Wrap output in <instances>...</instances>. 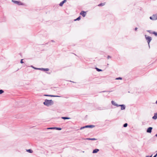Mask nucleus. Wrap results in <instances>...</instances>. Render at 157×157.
<instances>
[{"label": "nucleus", "mask_w": 157, "mask_h": 157, "mask_svg": "<svg viewBox=\"0 0 157 157\" xmlns=\"http://www.w3.org/2000/svg\"><path fill=\"white\" fill-rule=\"evenodd\" d=\"M26 151L30 153H32L33 152V151L31 149L26 150Z\"/></svg>", "instance_id": "obj_17"}, {"label": "nucleus", "mask_w": 157, "mask_h": 157, "mask_svg": "<svg viewBox=\"0 0 157 157\" xmlns=\"http://www.w3.org/2000/svg\"><path fill=\"white\" fill-rule=\"evenodd\" d=\"M96 70H97V71H98V72H99V71H102V70H101V69H99V68H97V67H96Z\"/></svg>", "instance_id": "obj_20"}, {"label": "nucleus", "mask_w": 157, "mask_h": 157, "mask_svg": "<svg viewBox=\"0 0 157 157\" xmlns=\"http://www.w3.org/2000/svg\"><path fill=\"white\" fill-rule=\"evenodd\" d=\"M47 129H55V127L48 128H47Z\"/></svg>", "instance_id": "obj_26"}, {"label": "nucleus", "mask_w": 157, "mask_h": 157, "mask_svg": "<svg viewBox=\"0 0 157 157\" xmlns=\"http://www.w3.org/2000/svg\"><path fill=\"white\" fill-rule=\"evenodd\" d=\"M12 1L14 3L16 4L19 5H23L24 4L20 1L12 0Z\"/></svg>", "instance_id": "obj_5"}, {"label": "nucleus", "mask_w": 157, "mask_h": 157, "mask_svg": "<svg viewBox=\"0 0 157 157\" xmlns=\"http://www.w3.org/2000/svg\"><path fill=\"white\" fill-rule=\"evenodd\" d=\"M155 103L157 104V100L155 102Z\"/></svg>", "instance_id": "obj_36"}, {"label": "nucleus", "mask_w": 157, "mask_h": 157, "mask_svg": "<svg viewBox=\"0 0 157 157\" xmlns=\"http://www.w3.org/2000/svg\"><path fill=\"white\" fill-rule=\"evenodd\" d=\"M66 1L67 0H64L59 3V5L61 6H62L63 4L66 2Z\"/></svg>", "instance_id": "obj_11"}, {"label": "nucleus", "mask_w": 157, "mask_h": 157, "mask_svg": "<svg viewBox=\"0 0 157 157\" xmlns=\"http://www.w3.org/2000/svg\"><path fill=\"white\" fill-rule=\"evenodd\" d=\"M36 70H39L41 71H48L49 70V69L48 68H36Z\"/></svg>", "instance_id": "obj_6"}, {"label": "nucleus", "mask_w": 157, "mask_h": 157, "mask_svg": "<svg viewBox=\"0 0 157 157\" xmlns=\"http://www.w3.org/2000/svg\"><path fill=\"white\" fill-rule=\"evenodd\" d=\"M155 136H156V137L157 136V134H156L155 135Z\"/></svg>", "instance_id": "obj_37"}, {"label": "nucleus", "mask_w": 157, "mask_h": 157, "mask_svg": "<svg viewBox=\"0 0 157 157\" xmlns=\"http://www.w3.org/2000/svg\"><path fill=\"white\" fill-rule=\"evenodd\" d=\"M31 67H33V68H34L35 69H36H36L37 68H36V67H33V66H31Z\"/></svg>", "instance_id": "obj_29"}, {"label": "nucleus", "mask_w": 157, "mask_h": 157, "mask_svg": "<svg viewBox=\"0 0 157 157\" xmlns=\"http://www.w3.org/2000/svg\"><path fill=\"white\" fill-rule=\"evenodd\" d=\"M94 127V125H86L85 126L82 127H81L80 128V130H82L83 129H84L85 128H93Z\"/></svg>", "instance_id": "obj_3"}, {"label": "nucleus", "mask_w": 157, "mask_h": 157, "mask_svg": "<svg viewBox=\"0 0 157 157\" xmlns=\"http://www.w3.org/2000/svg\"><path fill=\"white\" fill-rule=\"evenodd\" d=\"M51 41H52V42H54V41L53 40H51Z\"/></svg>", "instance_id": "obj_35"}, {"label": "nucleus", "mask_w": 157, "mask_h": 157, "mask_svg": "<svg viewBox=\"0 0 157 157\" xmlns=\"http://www.w3.org/2000/svg\"><path fill=\"white\" fill-rule=\"evenodd\" d=\"M152 33L154 34L155 36H157V33L155 32H153Z\"/></svg>", "instance_id": "obj_21"}, {"label": "nucleus", "mask_w": 157, "mask_h": 157, "mask_svg": "<svg viewBox=\"0 0 157 157\" xmlns=\"http://www.w3.org/2000/svg\"><path fill=\"white\" fill-rule=\"evenodd\" d=\"M145 37L146 40H147V42L148 44L149 47L150 48L149 43L152 40L150 36H147L146 35H145Z\"/></svg>", "instance_id": "obj_2"}, {"label": "nucleus", "mask_w": 157, "mask_h": 157, "mask_svg": "<svg viewBox=\"0 0 157 157\" xmlns=\"http://www.w3.org/2000/svg\"><path fill=\"white\" fill-rule=\"evenodd\" d=\"M147 31L150 33H152V32H151V31L150 30H147Z\"/></svg>", "instance_id": "obj_28"}, {"label": "nucleus", "mask_w": 157, "mask_h": 157, "mask_svg": "<svg viewBox=\"0 0 157 157\" xmlns=\"http://www.w3.org/2000/svg\"><path fill=\"white\" fill-rule=\"evenodd\" d=\"M80 19H81V17H80V16L79 17H78L76 19H75L74 21H79Z\"/></svg>", "instance_id": "obj_19"}, {"label": "nucleus", "mask_w": 157, "mask_h": 157, "mask_svg": "<svg viewBox=\"0 0 157 157\" xmlns=\"http://www.w3.org/2000/svg\"><path fill=\"white\" fill-rule=\"evenodd\" d=\"M55 129L59 130H60L62 129V128H60L55 127Z\"/></svg>", "instance_id": "obj_22"}, {"label": "nucleus", "mask_w": 157, "mask_h": 157, "mask_svg": "<svg viewBox=\"0 0 157 157\" xmlns=\"http://www.w3.org/2000/svg\"><path fill=\"white\" fill-rule=\"evenodd\" d=\"M157 156V153H156V155H155L153 157H156Z\"/></svg>", "instance_id": "obj_32"}, {"label": "nucleus", "mask_w": 157, "mask_h": 157, "mask_svg": "<svg viewBox=\"0 0 157 157\" xmlns=\"http://www.w3.org/2000/svg\"><path fill=\"white\" fill-rule=\"evenodd\" d=\"M127 126H128V124L127 123H125L123 125V127H126Z\"/></svg>", "instance_id": "obj_23"}, {"label": "nucleus", "mask_w": 157, "mask_h": 157, "mask_svg": "<svg viewBox=\"0 0 157 157\" xmlns=\"http://www.w3.org/2000/svg\"><path fill=\"white\" fill-rule=\"evenodd\" d=\"M118 106L121 107V110L124 109L125 108V105H124V104L119 105Z\"/></svg>", "instance_id": "obj_9"}, {"label": "nucleus", "mask_w": 157, "mask_h": 157, "mask_svg": "<svg viewBox=\"0 0 157 157\" xmlns=\"http://www.w3.org/2000/svg\"><path fill=\"white\" fill-rule=\"evenodd\" d=\"M105 92V91H102V92Z\"/></svg>", "instance_id": "obj_38"}, {"label": "nucleus", "mask_w": 157, "mask_h": 157, "mask_svg": "<svg viewBox=\"0 0 157 157\" xmlns=\"http://www.w3.org/2000/svg\"><path fill=\"white\" fill-rule=\"evenodd\" d=\"M152 155H151V156H147L146 157H152Z\"/></svg>", "instance_id": "obj_34"}, {"label": "nucleus", "mask_w": 157, "mask_h": 157, "mask_svg": "<svg viewBox=\"0 0 157 157\" xmlns=\"http://www.w3.org/2000/svg\"><path fill=\"white\" fill-rule=\"evenodd\" d=\"M111 103L112 104L116 106L117 107H118L119 106V105L117 104L116 103H115L114 101H111Z\"/></svg>", "instance_id": "obj_10"}, {"label": "nucleus", "mask_w": 157, "mask_h": 157, "mask_svg": "<svg viewBox=\"0 0 157 157\" xmlns=\"http://www.w3.org/2000/svg\"><path fill=\"white\" fill-rule=\"evenodd\" d=\"M99 151V149H95L94 150L92 153H97L98 151Z\"/></svg>", "instance_id": "obj_14"}, {"label": "nucleus", "mask_w": 157, "mask_h": 157, "mask_svg": "<svg viewBox=\"0 0 157 157\" xmlns=\"http://www.w3.org/2000/svg\"><path fill=\"white\" fill-rule=\"evenodd\" d=\"M83 17H85L86 15V12L83 11H82L80 14Z\"/></svg>", "instance_id": "obj_7"}, {"label": "nucleus", "mask_w": 157, "mask_h": 157, "mask_svg": "<svg viewBox=\"0 0 157 157\" xmlns=\"http://www.w3.org/2000/svg\"><path fill=\"white\" fill-rule=\"evenodd\" d=\"M20 63H23V59H21V61H20Z\"/></svg>", "instance_id": "obj_31"}, {"label": "nucleus", "mask_w": 157, "mask_h": 157, "mask_svg": "<svg viewBox=\"0 0 157 157\" xmlns=\"http://www.w3.org/2000/svg\"><path fill=\"white\" fill-rule=\"evenodd\" d=\"M137 29H138V28H137V27H136V28H135V31H136V30H137Z\"/></svg>", "instance_id": "obj_33"}, {"label": "nucleus", "mask_w": 157, "mask_h": 157, "mask_svg": "<svg viewBox=\"0 0 157 157\" xmlns=\"http://www.w3.org/2000/svg\"><path fill=\"white\" fill-rule=\"evenodd\" d=\"M85 139L89 140H97V139L94 138H87L86 139Z\"/></svg>", "instance_id": "obj_15"}, {"label": "nucleus", "mask_w": 157, "mask_h": 157, "mask_svg": "<svg viewBox=\"0 0 157 157\" xmlns=\"http://www.w3.org/2000/svg\"><path fill=\"white\" fill-rule=\"evenodd\" d=\"M4 91L0 89V94H2V93H4Z\"/></svg>", "instance_id": "obj_24"}, {"label": "nucleus", "mask_w": 157, "mask_h": 157, "mask_svg": "<svg viewBox=\"0 0 157 157\" xmlns=\"http://www.w3.org/2000/svg\"><path fill=\"white\" fill-rule=\"evenodd\" d=\"M44 104L47 106H49L53 104V101L52 100L45 99L43 103Z\"/></svg>", "instance_id": "obj_1"}, {"label": "nucleus", "mask_w": 157, "mask_h": 157, "mask_svg": "<svg viewBox=\"0 0 157 157\" xmlns=\"http://www.w3.org/2000/svg\"><path fill=\"white\" fill-rule=\"evenodd\" d=\"M61 118L64 120H66L70 119V118L66 117H62Z\"/></svg>", "instance_id": "obj_16"}, {"label": "nucleus", "mask_w": 157, "mask_h": 157, "mask_svg": "<svg viewBox=\"0 0 157 157\" xmlns=\"http://www.w3.org/2000/svg\"><path fill=\"white\" fill-rule=\"evenodd\" d=\"M152 119L156 120L157 119V113H154V115L152 117Z\"/></svg>", "instance_id": "obj_13"}, {"label": "nucleus", "mask_w": 157, "mask_h": 157, "mask_svg": "<svg viewBox=\"0 0 157 157\" xmlns=\"http://www.w3.org/2000/svg\"><path fill=\"white\" fill-rule=\"evenodd\" d=\"M44 96H49V97H60L59 96L48 95V94H45V95H44Z\"/></svg>", "instance_id": "obj_12"}, {"label": "nucleus", "mask_w": 157, "mask_h": 157, "mask_svg": "<svg viewBox=\"0 0 157 157\" xmlns=\"http://www.w3.org/2000/svg\"><path fill=\"white\" fill-rule=\"evenodd\" d=\"M150 19L152 20H157V14H154L152 16L150 17Z\"/></svg>", "instance_id": "obj_4"}, {"label": "nucleus", "mask_w": 157, "mask_h": 157, "mask_svg": "<svg viewBox=\"0 0 157 157\" xmlns=\"http://www.w3.org/2000/svg\"><path fill=\"white\" fill-rule=\"evenodd\" d=\"M70 81V82H73V83H75V82H72V81Z\"/></svg>", "instance_id": "obj_39"}, {"label": "nucleus", "mask_w": 157, "mask_h": 157, "mask_svg": "<svg viewBox=\"0 0 157 157\" xmlns=\"http://www.w3.org/2000/svg\"><path fill=\"white\" fill-rule=\"evenodd\" d=\"M97 109L98 110H102L103 109L101 108V107H98Z\"/></svg>", "instance_id": "obj_27"}, {"label": "nucleus", "mask_w": 157, "mask_h": 157, "mask_svg": "<svg viewBox=\"0 0 157 157\" xmlns=\"http://www.w3.org/2000/svg\"><path fill=\"white\" fill-rule=\"evenodd\" d=\"M152 128L151 127H149L147 130V132L148 133H151V132Z\"/></svg>", "instance_id": "obj_8"}, {"label": "nucleus", "mask_w": 157, "mask_h": 157, "mask_svg": "<svg viewBox=\"0 0 157 157\" xmlns=\"http://www.w3.org/2000/svg\"><path fill=\"white\" fill-rule=\"evenodd\" d=\"M115 79L117 80H122V78L121 77H119L116 78Z\"/></svg>", "instance_id": "obj_25"}, {"label": "nucleus", "mask_w": 157, "mask_h": 157, "mask_svg": "<svg viewBox=\"0 0 157 157\" xmlns=\"http://www.w3.org/2000/svg\"><path fill=\"white\" fill-rule=\"evenodd\" d=\"M105 5V3H101L100 4H99L98 6H104Z\"/></svg>", "instance_id": "obj_18"}, {"label": "nucleus", "mask_w": 157, "mask_h": 157, "mask_svg": "<svg viewBox=\"0 0 157 157\" xmlns=\"http://www.w3.org/2000/svg\"><path fill=\"white\" fill-rule=\"evenodd\" d=\"M111 58V57L109 56H107V59H109V58Z\"/></svg>", "instance_id": "obj_30"}]
</instances>
